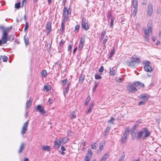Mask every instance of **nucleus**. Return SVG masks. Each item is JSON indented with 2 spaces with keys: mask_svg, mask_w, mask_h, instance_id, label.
Wrapping results in <instances>:
<instances>
[{
  "mask_svg": "<svg viewBox=\"0 0 161 161\" xmlns=\"http://www.w3.org/2000/svg\"><path fill=\"white\" fill-rule=\"evenodd\" d=\"M104 143L101 142L100 143L99 146V148L101 150H102L103 149V146H104Z\"/></svg>",
  "mask_w": 161,
  "mask_h": 161,
  "instance_id": "nucleus-44",
  "label": "nucleus"
},
{
  "mask_svg": "<svg viewBox=\"0 0 161 161\" xmlns=\"http://www.w3.org/2000/svg\"><path fill=\"white\" fill-rule=\"evenodd\" d=\"M83 47V43H80L79 47H78V50H80L82 48V47Z\"/></svg>",
  "mask_w": 161,
  "mask_h": 161,
  "instance_id": "nucleus-54",
  "label": "nucleus"
},
{
  "mask_svg": "<svg viewBox=\"0 0 161 161\" xmlns=\"http://www.w3.org/2000/svg\"><path fill=\"white\" fill-rule=\"evenodd\" d=\"M64 41H61L59 43V46H62L64 45Z\"/></svg>",
  "mask_w": 161,
  "mask_h": 161,
  "instance_id": "nucleus-62",
  "label": "nucleus"
},
{
  "mask_svg": "<svg viewBox=\"0 0 161 161\" xmlns=\"http://www.w3.org/2000/svg\"><path fill=\"white\" fill-rule=\"evenodd\" d=\"M109 156V154H105L100 161H105L107 158H108Z\"/></svg>",
  "mask_w": 161,
  "mask_h": 161,
  "instance_id": "nucleus-25",
  "label": "nucleus"
},
{
  "mask_svg": "<svg viewBox=\"0 0 161 161\" xmlns=\"http://www.w3.org/2000/svg\"><path fill=\"white\" fill-rule=\"evenodd\" d=\"M115 119L114 118H112L108 121V122L111 123L112 124H114V121L115 120Z\"/></svg>",
  "mask_w": 161,
  "mask_h": 161,
  "instance_id": "nucleus-51",
  "label": "nucleus"
},
{
  "mask_svg": "<svg viewBox=\"0 0 161 161\" xmlns=\"http://www.w3.org/2000/svg\"><path fill=\"white\" fill-rule=\"evenodd\" d=\"M93 108L91 106H90L89 109H88L87 111V114H89V113H90L91 112L92 110L93 109Z\"/></svg>",
  "mask_w": 161,
  "mask_h": 161,
  "instance_id": "nucleus-56",
  "label": "nucleus"
},
{
  "mask_svg": "<svg viewBox=\"0 0 161 161\" xmlns=\"http://www.w3.org/2000/svg\"><path fill=\"white\" fill-rule=\"evenodd\" d=\"M104 68L103 66H101L99 69V71L101 73H102L103 72Z\"/></svg>",
  "mask_w": 161,
  "mask_h": 161,
  "instance_id": "nucleus-58",
  "label": "nucleus"
},
{
  "mask_svg": "<svg viewBox=\"0 0 161 161\" xmlns=\"http://www.w3.org/2000/svg\"><path fill=\"white\" fill-rule=\"evenodd\" d=\"M76 110H74L70 114L71 117V119L75 118L76 117L75 112Z\"/></svg>",
  "mask_w": 161,
  "mask_h": 161,
  "instance_id": "nucleus-34",
  "label": "nucleus"
},
{
  "mask_svg": "<svg viewBox=\"0 0 161 161\" xmlns=\"http://www.w3.org/2000/svg\"><path fill=\"white\" fill-rule=\"evenodd\" d=\"M69 138L68 137H65L62 139L60 140L62 144H65L68 141Z\"/></svg>",
  "mask_w": 161,
  "mask_h": 161,
  "instance_id": "nucleus-18",
  "label": "nucleus"
},
{
  "mask_svg": "<svg viewBox=\"0 0 161 161\" xmlns=\"http://www.w3.org/2000/svg\"><path fill=\"white\" fill-rule=\"evenodd\" d=\"M129 130L130 128L129 127L125 129L124 133L121 139V143H125L126 142L127 136L129 135Z\"/></svg>",
  "mask_w": 161,
  "mask_h": 161,
  "instance_id": "nucleus-2",
  "label": "nucleus"
},
{
  "mask_svg": "<svg viewBox=\"0 0 161 161\" xmlns=\"http://www.w3.org/2000/svg\"><path fill=\"white\" fill-rule=\"evenodd\" d=\"M20 3L19 2L18 3H16L15 4V8L19 9L20 8Z\"/></svg>",
  "mask_w": 161,
  "mask_h": 161,
  "instance_id": "nucleus-36",
  "label": "nucleus"
},
{
  "mask_svg": "<svg viewBox=\"0 0 161 161\" xmlns=\"http://www.w3.org/2000/svg\"><path fill=\"white\" fill-rule=\"evenodd\" d=\"M127 90L130 92L132 93L136 92L137 91V89L134 86V83L131 85L128 86L127 88Z\"/></svg>",
  "mask_w": 161,
  "mask_h": 161,
  "instance_id": "nucleus-6",
  "label": "nucleus"
},
{
  "mask_svg": "<svg viewBox=\"0 0 161 161\" xmlns=\"http://www.w3.org/2000/svg\"><path fill=\"white\" fill-rule=\"evenodd\" d=\"M110 129V127H108L106 128V130L105 131V135H106L108 134Z\"/></svg>",
  "mask_w": 161,
  "mask_h": 161,
  "instance_id": "nucleus-41",
  "label": "nucleus"
},
{
  "mask_svg": "<svg viewBox=\"0 0 161 161\" xmlns=\"http://www.w3.org/2000/svg\"><path fill=\"white\" fill-rule=\"evenodd\" d=\"M8 32L7 31L4 30L2 36V40L4 41L3 44H6L7 42V38Z\"/></svg>",
  "mask_w": 161,
  "mask_h": 161,
  "instance_id": "nucleus-8",
  "label": "nucleus"
},
{
  "mask_svg": "<svg viewBox=\"0 0 161 161\" xmlns=\"http://www.w3.org/2000/svg\"><path fill=\"white\" fill-rule=\"evenodd\" d=\"M24 39L25 45L27 46L29 44L30 42L29 41L28 37L26 35L24 36Z\"/></svg>",
  "mask_w": 161,
  "mask_h": 161,
  "instance_id": "nucleus-16",
  "label": "nucleus"
},
{
  "mask_svg": "<svg viewBox=\"0 0 161 161\" xmlns=\"http://www.w3.org/2000/svg\"><path fill=\"white\" fill-rule=\"evenodd\" d=\"M29 120H27L23 125L21 131V134L23 135L25 133L27 130L28 126L29 124Z\"/></svg>",
  "mask_w": 161,
  "mask_h": 161,
  "instance_id": "nucleus-7",
  "label": "nucleus"
},
{
  "mask_svg": "<svg viewBox=\"0 0 161 161\" xmlns=\"http://www.w3.org/2000/svg\"><path fill=\"white\" fill-rule=\"evenodd\" d=\"M29 27V24L27 22H26L25 23V26L24 28V31H25L28 29Z\"/></svg>",
  "mask_w": 161,
  "mask_h": 161,
  "instance_id": "nucleus-48",
  "label": "nucleus"
},
{
  "mask_svg": "<svg viewBox=\"0 0 161 161\" xmlns=\"http://www.w3.org/2000/svg\"><path fill=\"white\" fill-rule=\"evenodd\" d=\"M95 77L96 79V80L100 79L102 78V77L97 74H95Z\"/></svg>",
  "mask_w": 161,
  "mask_h": 161,
  "instance_id": "nucleus-45",
  "label": "nucleus"
},
{
  "mask_svg": "<svg viewBox=\"0 0 161 161\" xmlns=\"http://www.w3.org/2000/svg\"><path fill=\"white\" fill-rule=\"evenodd\" d=\"M42 75L44 77H45L47 76V72L46 70H43L41 72Z\"/></svg>",
  "mask_w": 161,
  "mask_h": 161,
  "instance_id": "nucleus-31",
  "label": "nucleus"
},
{
  "mask_svg": "<svg viewBox=\"0 0 161 161\" xmlns=\"http://www.w3.org/2000/svg\"><path fill=\"white\" fill-rule=\"evenodd\" d=\"M139 58L138 56L135 55L131 58V60H132V62H134L135 64H139L140 62Z\"/></svg>",
  "mask_w": 161,
  "mask_h": 161,
  "instance_id": "nucleus-11",
  "label": "nucleus"
},
{
  "mask_svg": "<svg viewBox=\"0 0 161 161\" xmlns=\"http://www.w3.org/2000/svg\"><path fill=\"white\" fill-rule=\"evenodd\" d=\"M54 142V148H58L60 147L61 144L62 143L60 140H56Z\"/></svg>",
  "mask_w": 161,
  "mask_h": 161,
  "instance_id": "nucleus-15",
  "label": "nucleus"
},
{
  "mask_svg": "<svg viewBox=\"0 0 161 161\" xmlns=\"http://www.w3.org/2000/svg\"><path fill=\"white\" fill-rule=\"evenodd\" d=\"M82 27L86 30H88L89 27L88 25L87 21L86 20V19L83 18L82 19Z\"/></svg>",
  "mask_w": 161,
  "mask_h": 161,
  "instance_id": "nucleus-5",
  "label": "nucleus"
},
{
  "mask_svg": "<svg viewBox=\"0 0 161 161\" xmlns=\"http://www.w3.org/2000/svg\"><path fill=\"white\" fill-rule=\"evenodd\" d=\"M68 80L67 79H65L64 80L62 81L63 84L64 85H65L66 84V82Z\"/></svg>",
  "mask_w": 161,
  "mask_h": 161,
  "instance_id": "nucleus-60",
  "label": "nucleus"
},
{
  "mask_svg": "<svg viewBox=\"0 0 161 161\" xmlns=\"http://www.w3.org/2000/svg\"><path fill=\"white\" fill-rule=\"evenodd\" d=\"M93 155V153L92 150L89 149L88 150L86 154V156L85 158V161H89L91 159ZM92 161H96V159H94Z\"/></svg>",
  "mask_w": 161,
  "mask_h": 161,
  "instance_id": "nucleus-4",
  "label": "nucleus"
},
{
  "mask_svg": "<svg viewBox=\"0 0 161 161\" xmlns=\"http://www.w3.org/2000/svg\"><path fill=\"white\" fill-rule=\"evenodd\" d=\"M125 157L124 152H123V154L119 158V161H124Z\"/></svg>",
  "mask_w": 161,
  "mask_h": 161,
  "instance_id": "nucleus-42",
  "label": "nucleus"
},
{
  "mask_svg": "<svg viewBox=\"0 0 161 161\" xmlns=\"http://www.w3.org/2000/svg\"><path fill=\"white\" fill-rule=\"evenodd\" d=\"M141 98L144 100H147L148 99L149 97L147 95L144 94H142L140 96Z\"/></svg>",
  "mask_w": 161,
  "mask_h": 161,
  "instance_id": "nucleus-20",
  "label": "nucleus"
},
{
  "mask_svg": "<svg viewBox=\"0 0 161 161\" xmlns=\"http://www.w3.org/2000/svg\"><path fill=\"white\" fill-rule=\"evenodd\" d=\"M115 48H114L111 51L110 53V56L109 57V58H111L113 56V55L114 54V53H115Z\"/></svg>",
  "mask_w": 161,
  "mask_h": 161,
  "instance_id": "nucleus-35",
  "label": "nucleus"
},
{
  "mask_svg": "<svg viewBox=\"0 0 161 161\" xmlns=\"http://www.w3.org/2000/svg\"><path fill=\"white\" fill-rule=\"evenodd\" d=\"M144 65V69L145 71L147 72L151 71V67L150 66L151 63L148 61H144L142 62Z\"/></svg>",
  "mask_w": 161,
  "mask_h": 161,
  "instance_id": "nucleus-3",
  "label": "nucleus"
},
{
  "mask_svg": "<svg viewBox=\"0 0 161 161\" xmlns=\"http://www.w3.org/2000/svg\"><path fill=\"white\" fill-rule=\"evenodd\" d=\"M1 57H2V59H3V61L4 62H6L7 61V60L8 59V58L7 56H2Z\"/></svg>",
  "mask_w": 161,
  "mask_h": 161,
  "instance_id": "nucleus-52",
  "label": "nucleus"
},
{
  "mask_svg": "<svg viewBox=\"0 0 161 161\" xmlns=\"http://www.w3.org/2000/svg\"><path fill=\"white\" fill-rule=\"evenodd\" d=\"M13 36L12 35H9L7 36V41H12L13 40Z\"/></svg>",
  "mask_w": 161,
  "mask_h": 161,
  "instance_id": "nucleus-37",
  "label": "nucleus"
},
{
  "mask_svg": "<svg viewBox=\"0 0 161 161\" xmlns=\"http://www.w3.org/2000/svg\"><path fill=\"white\" fill-rule=\"evenodd\" d=\"M36 110L39 111L41 114H45V111L44 109V108L40 105H38L37 106Z\"/></svg>",
  "mask_w": 161,
  "mask_h": 161,
  "instance_id": "nucleus-12",
  "label": "nucleus"
},
{
  "mask_svg": "<svg viewBox=\"0 0 161 161\" xmlns=\"http://www.w3.org/2000/svg\"><path fill=\"white\" fill-rule=\"evenodd\" d=\"M134 86L136 89L137 88H144V85L143 84L139 81H136L134 83Z\"/></svg>",
  "mask_w": 161,
  "mask_h": 161,
  "instance_id": "nucleus-14",
  "label": "nucleus"
},
{
  "mask_svg": "<svg viewBox=\"0 0 161 161\" xmlns=\"http://www.w3.org/2000/svg\"><path fill=\"white\" fill-rule=\"evenodd\" d=\"M42 149L44 150H46L48 151H50L51 150L50 147L48 146H43L42 147Z\"/></svg>",
  "mask_w": 161,
  "mask_h": 161,
  "instance_id": "nucleus-24",
  "label": "nucleus"
},
{
  "mask_svg": "<svg viewBox=\"0 0 161 161\" xmlns=\"http://www.w3.org/2000/svg\"><path fill=\"white\" fill-rule=\"evenodd\" d=\"M85 35H83L81 38L80 43H83L85 41Z\"/></svg>",
  "mask_w": 161,
  "mask_h": 161,
  "instance_id": "nucleus-30",
  "label": "nucleus"
},
{
  "mask_svg": "<svg viewBox=\"0 0 161 161\" xmlns=\"http://www.w3.org/2000/svg\"><path fill=\"white\" fill-rule=\"evenodd\" d=\"M106 33V31H103V32H102L100 37V39L101 40H102L104 38V37Z\"/></svg>",
  "mask_w": 161,
  "mask_h": 161,
  "instance_id": "nucleus-38",
  "label": "nucleus"
},
{
  "mask_svg": "<svg viewBox=\"0 0 161 161\" xmlns=\"http://www.w3.org/2000/svg\"><path fill=\"white\" fill-rule=\"evenodd\" d=\"M12 26H11L10 28L8 27V28L5 29V30L7 31L8 32L9 31L12 29Z\"/></svg>",
  "mask_w": 161,
  "mask_h": 161,
  "instance_id": "nucleus-64",
  "label": "nucleus"
},
{
  "mask_svg": "<svg viewBox=\"0 0 161 161\" xmlns=\"http://www.w3.org/2000/svg\"><path fill=\"white\" fill-rule=\"evenodd\" d=\"M98 145H94V144H92L91 145V148L92 149L95 150L97 149Z\"/></svg>",
  "mask_w": 161,
  "mask_h": 161,
  "instance_id": "nucleus-53",
  "label": "nucleus"
},
{
  "mask_svg": "<svg viewBox=\"0 0 161 161\" xmlns=\"http://www.w3.org/2000/svg\"><path fill=\"white\" fill-rule=\"evenodd\" d=\"M32 100L30 98L28 101L26 102V107L27 109H28L31 106L32 104Z\"/></svg>",
  "mask_w": 161,
  "mask_h": 161,
  "instance_id": "nucleus-17",
  "label": "nucleus"
},
{
  "mask_svg": "<svg viewBox=\"0 0 161 161\" xmlns=\"http://www.w3.org/2000/svg\"><path fill=\"white\" fill-rule=\"evenodd\" d=\"M150 135V133L148 132L147 129L144 128L142 130V139H145L146 137H148Z\"/></svg>",
  "mask_w": 161,
  "mask_h": 161,
  "instance_id": "nucleus-10",
  "label": "nucleus"
},
{
  "mask_svg": "<svg viewBox=\"0 0 161 161\" xmlns=\"http://www.w3.org/2000/svg\"><path fill=\"white\" fill-rule=\"evenodd\" d=\"M114 18L112 17L110 23V27L111 28H113L114 25Z\"/></svg>",
  "mask_w": 161,
  "mask_h": 161,
  "instance_id": "nucleus-32",
  "label": "nucleus"
},
{
  "mask_svg": "<svg viewBox=\"0 0 161 161\" xmlns=\"http://www.w3.org/2000/svg\"><path fill=\"white\" fill-rule=\"evenodd\" d=\"M151 4L150 3L149 4L147 10V15L150 17L151 16Z\"/></svg>",
  "mask_w": 161,
  "mask_h": 161,
  "instance_id": "nucleus-19",
  "label": "nucleus"
},
{
  "mask_svg": "<svg viewBox=\"0 0 161 161\" xmlns=\"http://www.w3.org/2000/svg\"><path fill=\"white\" fill-rule=\"evenodd\" d=\"M112 15V13L111 12L109 11L108 13V15H107V18L108 19H109L110 17Z\"/></svg>",
  "mask_w": 161,
  "mask_h": 161,
  "instance_id": "nucleus-55",
  "label": "nucleus"
},
{
  "mask_svg": "<svg viewBox=\"0 0 161 161\" xmlns=\"http://www.w3.org/2000/svg\"><path fill=\"white\" fill-rule=\"evenodd\" d=\"M69 84H68L66 88L65 89V91H64V94L65 95V94H67L68 93V91L69 90Z\"/></svg>",
  "mask_w": 161,
  "mask_h": 161,
  "instance_id": "nucleus-40",
  "label": "nucleus"
},
{
  "mask_svg": "<svg viewBox=\"0 0 161 161\" xmlns=\"http://www.w3.org/2000/svg\"><path fill=\"white\" fill-rule=\"evenodd\" d=\"M116 80L118 82H121L122 81V80L121 78L119 77H116Z\"/></svg>",
  "mask_w": 161,
  "mask_h": 161,
  "instance_id": "nucleus-57",
  "label": "nucleus"
},
{
  "mask_svg": "<svg viewBox=\"0 0 161 161\" xmlns=\"http://www.w3.org/2000/svg\"><path fill=\"white\" fill-rule=\"evenodd\" d=\"M98 84H97V82H95V85L94 86V87L92 88L93 91H95L96 88Z\"/></svg>",
  "mask_w": 161,
  "mask_h": 161,
  "instance_id": "nucleus-50",
  "label": "nucleus"
},
{
  "mask_svg": "<svg viewBox=\"0 0 161 161\" xmlns=\"http://www.w3.org/2000/svg\"><path fill=\"white\" fill-rule=\"evenodd\" d=\"M136 138L138 139H139L141 138H142V130L141 131L137 133Z\"/></svg>",
  "mask_w": 161,
  "mask_h": 161,
  "instance_id": "nucleus-21",
  "label": "nucleus"
},
{
  "mask_svg": "<svg viewBox=\"0 0 161 161\" xmlns=\"http://www.w3.org/2000/svg\"><path fill=\"white\" fill-rule=\"evenodd\" d=\"M127 65L130 67H134L135 64V63L133 62H132V60H131V62H127Z\"/></svg>",
  "mask_w": 161,
  "mask_h": 161,
  "instance_id": "nucleus-23",
  "label": "nucleus"
},
{
  "mask_svg": "<svg viewBox=\"0 0 161 161\" xmlns=\"http://www.w3.org/2000/svg\"><path fill=\"white\" fill-rule=\"evenodd\" d=\"M46 34L47 35H48L52 31L51 23L50 22H48L47 23L46 26Z\"/></svg>",
  "mask_w": 161,
  "mask_h": 161,
  "instance_id": "nucleus-9",
  "label": "nucleus"
},
{
  "mask_svg": "<svg viewBox=\"0 0 161 161\" xmlns=\"http://www.w3.org/2000/svg\"><path fill=\"white\" fill-rule=\"evenodd\" d=\"M136 132L135 130H133L132 132V137L133 140H134L136 137Z\"/></svg>",
  "mask_w": 161,
  "mask_h": 161,
  "instance_id": "nucleus-29",
  "label": "nucleus"
},
{
  "mask_svg": "<svg viewBox=\"0 0 161 161\" xmlns=\"http://www.w3.org/2000/svg\"><path fill=\"white\" fill-rule=\"evenodd\" d=\"M133 5L134 8L137 7V0H133Z\"/></svg>",
  "mask_w": 161,
  "mask_h": 161,
  "instance_id": "nucleus-27",
  "label": "nucleus"
},
{
  "mask_svg": "<svg viewBox=\"0 0 161 161\" xmlns=\"http://www.w3.org/2000/svg\"><path fill=\"white\" fill-rule=\"evenodd\" d=\"M61 149V150L62 151L61 152V154H62V155H64L65 153L63 151L66 150L65 148L63 146H62Z\"/></svg>",
  "mask_w": 161,
  "mask_h": 161,
  "instance_id": "nucleus-39",
  "label": "nucleus"
},
{
  "mask_svg": "<svg viewBox=\"0 0 161 161\" xmlns=\"http://www.w3.org/2000/svg\"><path fill=\"white\" fill-rule=\"evenodd\" d=\"M72 46L71 45H69L68 46V51L70 53L71 52V49L72 48Z\"/></svg>",
  "mask_w": 161,
  "mask_h": 161,
  "instance_id": "nucleus-59",
  "label": "nucleus"
},
{
  "mask_svg": "<svg viewBox=\"0 0 161 161\" xmlns=\"http://www.w3.org/2000/svg\"><path fill=\"white\" fill-rule=\"evenodd\" d=\"M44 88L47 91H48L51 90L50 86L49 85L44 86Z\"/></svg>",
  "mask_w": 161,
  "mask_h": 161,
  "instance_id": "nucleus-47",
  "label": "nucleus"
},
{
  "mask_svg": "<svg viewBox=\"0 0 161 161\" xmlns=\"http://www.w3.org/2000/svg\"><path fill=\"white\" fill-rule=\"evenodd\" d=\"M79 26L78 25H76L75 27V30L76 31H78L79 28Z\"/></svg>",
  "mask_w": 161,
  "mask_h": 161,
  "instance_id": "nucleus-61",
  "label": "nucleus"
},
{
  "mask_svg": "<svg viewBox=\"0 0 161 161\" xmlns=\"http://www.w3.org/2000/svg\"><path fill=\"white\" fill-rule=\"evenodd\" d=\"M24 143L23 142H22L21 144V145H20V147L19 148V149L18 151L19 153H21L22 152L23 150L24 149Z\"/></svg>",
  "mask_w": 161,
  "mask_h": 161,
  "instance_id": "nucleus-22",
  "label": "nucleus"
},
{
  "mask_svg": "<svg viewBox=\"0 0 161 161\" xmlns=\"http://www.w3.org/2000/svg\"><path fill=\"white\" fill-rule=\"evenodd\" d=\"M90 99V97L89 96H88L86 98V101L84 105L86 106H87L89 104Z\"/></svg>",
  "mask_w": 161,
  "mask_h": 161,
  "instance_id": "nucleus-28",
  "label": "nucleus"
},
{
  "mask_svg": "<svg viewBox=\"0 0 161 161\" xmlns=\"http://www.w3.org/2000/svg\"><path fill=\"white\" fill-rule=\"evenodd\" d=\"M71 11L69 8L68 9L66 7L64 8L63 13V19L64 20V21L67 22L68 20V15L69 14H71Z\"/></svg>",
  "mask_w": 161,
  "mask_h": 161,
  "instance_id": "nucleus-1",
  "label": "nucleus"
},
{
  "mask_svg": "<svg viewBox=\"0 0 161 161\" xmlns=\"http://www.w3.org/2000/svg\"><path fill=\"white\" fill-rule=\"evenodd\" d=\"M84 75H81L80 77L79 78V82L80 83H82L83 82L84 79Z\"/></svg>",
  "mask_w": 161,
  "mask_h": 161,
  "instance_id": "nucleus-33",
  "label": "nucleus"
},
{
  "mask_svg": "<svg viewBox=\"0 0 161 161\" xmlns=\"http://www.w3.org/2000/svg\"><path fill=\"white\" fill-rule=\"evenodd\" d=\"M108 39V37L107 36H106L105 37V38L103 41V44H106V43L107 42Z\"/></svg>",
  "mask_w": 161,
  "mask_h": 161,
  "instance_id": "nucleus-49",
  "label": "nucleus"
},
{
  "mask_svg": "<svg viewBox=\"0 0 161 161\" xmlns=\"http://www.w3.org/2000/svg\"><path fill=\"white\" fill-rule=\"evenodd\" d=\"M148 26V30H144V33H145V38L147 39H148V37H149V35L148 34L149 33V32L150 31L151 29V27L150 26V24L149 23H148L147 25Z\"/></svg>",
  "mask_w": 161,
  "mask_h": 161,
  "instance_id": "nucleus-13",
  "label": "nucleus"
},
{
  "mask_svg": "<svg viewBox=\"0 0 161 161\" xmlns=\"http://www.w3.org/2000/svg\"><path fill=\"white\" fill-rule=\"evenodd\" d=\"M114 68V67H113L110 69V73L111 75H114L115 74L116 71Z\"/></svg>",
  "mask_w": 161,
  "mask_h": 161,
  "instance_id": "nucleus-26",
  "label": "nucleus"
},
{
  "mask_svg": "<svg viewBox=\"0 0 161 161\" xmlns=\"http://www.w3.org/2000/svg\"><path fill=\"white\" fill-rule=\"evenodd\" d=\"M135 9H134L133 12V16L134 17H135L136 15V14L137 11V8H134Z\"/></svg>",
  "mask_w": 161,
  "mask_h": 161,
  "instance_id": "nucleus-46",
  "label": "nucleus"
},
{
  "mask_svg": "<svg viewBox=\"0 0 161 161\" xmlns=\"http://www.w3.org/2000/svg\"><path fill=\"white\" fill-rule=\"evenodd\" d=\"M66 22L64 21V20L62 19L61 24V28L62 31H64V29L65 24L64 23Z\"/></svg>",
  "mask_w": 161,
  "mask_h": 161,
  "instance_id": "nucleus-43",
  "label": "nucleus"
},
{
  "mask_svg": "<svg viewBox=\"0 0 161 161\" xmlns=\"http://www.w3.org/2000/svg\"><path fill=\"white\" fill-rule=\"evenodd\" d=\"M157 39V37L156 36H153V37H152V40H153V42L155 41Z\"/></svg>",
  "mask_w": 161,
  "mask_h": 161,
  "instance_id": "nucleus-63",
  "label": "nucleus"
}]
</instances>
